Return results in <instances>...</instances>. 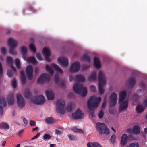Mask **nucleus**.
I'll list each match as a JSON object with an SVG mask.
<instances>
[{
    "label": "nucleus",
    "mask_w": 147,
    "mask_h": 147,
    "mask_svg": "<svg viewBox=\"0 0 147 147\" xmlns=\"http://www.w3.org/2000/svg\"><path fill=\"white\" fill-rule=\"evenodd\" d=\"M101 101L100 97L97 98L94 96L91 97L87 102V106L88 108L90 110L89 111V115L92 117L94 116V113L91 110H94L95 108L98 107V104Z\"/></svg>",
    "instance_id": "f257e3e1"
},
{
    "label": "nucleus",
    "mask_w": 147,
    "mask_h": 147,
    "mask_svg": "<svg viewBox=\"0 0 147 147\" xmlns=\"http://www.w3.org/2000/svg\"><path fill=\"white\" fill-rule=\"evenodd\" d=\"M73 89L76 93L80 94L82 97H85L87 94V89L86 87L84 88L82 84L76 83L73 86Z\"/></svg>",
    "instance_id": "f03ea898"
},
{
    "label": "nucleus",
    "mask_w": 147,
    "mask_h": 147,
    "mask_svg": "<svg viewBox=\"0 0 147 147\" xmlns=\"http://www.w3.org/2000/svg\"><path fill=\"white\" fill-rule=\"evenodd\" d=\"M105 78V76L103 74V72L100 71L98 73V79L99 81V91L101 94H102L104 93L103 86L106 83Z\"/></svg>",
    "instance_id": "7ed1b4c3"
},
{
    "label": "nucleus",
    "mask_w": 147,
    "mask_h": 147,
    "mask_svg": "<svg viewBox=\"0 0 147 147\" xmlns=\"http://www.w3.org/2000/svg\"><path fill=\"white\" fill-rule=\"evenodd\" d=\"M96 129L97 131L100 134L108 135L110 133L109 129L107 125L103 123H97L96 125Z\"/></svg>",
    "instance_id": "20e7f679"
},
{
    "label": "nucleus",
    "mask_w": 147,
    "mask_h": 147,
    "mask_svg": "<svg viewBox=\"0 0 147 147\" xmlns=\"http://www.w3.org/2000/svg\"><path fill=\"white\" fill-rule=\"evenodd\" d=\"M56 109L58 113L62 115L65 113L66 108L65 102L64 100L59 99L57 100L56 102Z\"/></svg>",
    "instance_id": "39448f33"
},
{
    "label": "nucleus",
    "mask_w": 147,
    "mask_h": 147,
    "mask_svg": "<svg viewBox=\"0 0 147 147\" xmlns=\"http://www.w3.org/2000/svg\"><path fill=\"white\" fill-rule=\"evenodd\" d=\"M8 45L9 47V53L13 55H17V52L14 49L17 47L18 44L17 40L9 38L8 40Z\"/></svg>",
    "instance_id": "423d86ee"
},
{
    "label": "nucleus",
    "mask_w": 147,
    "mask_h": 147,
    "mask_svg": "<svg viewBox=\"0 0 147 147\" xmlns=\"http://www.w3.org/2000/svg\"><path fill=\"white\" fill-rule=\"evenodd\" d=\"M53 68L55 71H57L61 74L63 73L62 70L57 65L54 64H52L49 65H46V69L48 73L51 75H52L54 73V70L52 68Z\"/></svg>",
    "instance_id": "0eeeda50"
},
{
    "label": "nucleus",
    "mask_w": 147,
    "mask_h": 147,
    "mask_svg": "<svg viewBox=\"0 0 147 147\" xmlns=\"http://www.w3.org/2000/svg\"><path fill=\"white\" fill-rule=\"evenodd\" d=\"M32 102L36 105H42L45 102V99L43 95L34 96L30 98Z\"/></svg>",
    "instance_id": "6e6552de"
},
{
    "label": "nucleus",
    "mask_w": 147,
    "mask_h": 147,
    "mask_svg": "<svg viewBox=\"0 0 147 147\" xmlns=\"http://www.w3.org/2000/svg\"><path fill=\"white\" fill-rule=\"evenodd\" d=\"M50 76L46 74H43L40 76L38 79V84H41L44 83H48L50 81Z\"/></svg>",
    "instance_id": "1a4fd4ad"
},
{
    "label": "nucleus",
    "mask_w": 147,
    "mask_h": 147,
    "mask_svg": "<svg viewBox=\"0 0 147 147\" xmlns=\"http://www.w3.org/2000/svg\"><path fill=\"white\" fill-rule=\"evenodd\" d=\"M137 72L134 71L132 72L133 75L134 76V77L130 78L128 79L127 81V84L128 86L131 88H133L136 83V77L137 76Z\"/></svg>",
    "instance_id": "9d476101"
},
{
    "label": "nucleus",
    "mask_w": 147,
    "mask_h": 147,
    "mask_svg": "<svg viewBox=\"0 0 147 147\" xmlns=\"http://www.w3.org/2000/svg\"><path fill=\"white\" fill-rule=\"evenodd\" d=\"M80 64L78 61H76L71 64L70 68V71L71 73L78 72L80 69Z\"/></svg>",
    "instance_id": "9b49d317"
},
{
    "label": "nucleus",
    "mask_w": 147,
    "mask_h": 147,
    "mask_svg": "<svg viewBox=\"0 0 147 147\" xmlns=\"http://www.w3.org/2000/svg\"><path fill=\"white\" fill-rule=\"evenodd\" d=\"M26 72L27 78L30 80H32L33 77L32 67L30 65L27 66L26 69Z\"/></svg>",
    "instance_id": "f8f14e48"
},
{
    "label": "nucleus",
    "mask_w": 147,
    "mask_h": 147,
    "mask_svg": "<svg viewBox=\"0 0 147 147\" xmlns=\"http://www.w3.org/2000/svg\"><path fill=\"white\" fill-rule=\"evenodd\" d=\"M17 103L18 106L21 108L24 107L25 105V102L21 95L17 94L16 96Z\"/></svg>",
    "instance_id": "ddd939ff"
},
{
    "label": "nucleus",
    "mask_w": 147,
    "mask_h": 147,
    "mask_svg": "<svg viewBox=\"0 0 147 147\" xmlns=\"http://www.w3.org/2000/svg\"><path fill=\"white\" fill-rule=\"evenodd\" d=\"M117 95L115 93H112L110 97V106L113 107L117 103Z\"/></svg>",
    "instance_id": "4468645a"
},
{
    "label": "nucleus",
    "mask_w": 147,
    "mask_h": 147,
    "mask_svg": "<svg viewBox=\"0 0 147 147\" xmlns=\"http://www.w3.org/2000/svg\"><path fill=\"white\" fill-rule=\"evenodd\" d=\"M119 102V110L120 112L125 110L127 108L128 105V102L127 100H123L121 101L120 100Z\"/></svg>",
    "instance_id": "2eb2a0df"
},
{
    "label": "nucleus",
    "mask_w": 147,
    "mask_h": 147,
    "mask_svg": "<svg viewBox=\"0 0 147 147\" xmlns=\"http://www.w3.org/2000/svg\"><path fill=\"white\" fill-rule=\"evenodd\" d=\"M83 116L82 111L79 109H77L75 113L72 114L73 118L75 119H82Z\"/></svg>",
    "instance_id": "dca6fc26"
},
{
    "label": "nucleus",
    "mask_w": 147,
    "mask_h": 147,
    "mask_svg": "<svg viewBox=\"0 0 147 147\" xmlns=\"http://www.w3.org/2000/svg\"><path fill=\"white\" fill-rule=\"evenodd\" d=\"M57 61L59 64L63 67H66L68 65V60L65 57H60L58 59Z\"/></svg>",
    "instance_id": "f3484780"
},
{
    "label": "nucleus",
    "mask_w": 147,
    "mask_h": 147,
    "mask_svg": "<svg viewBox=\"0 0 147 147\" xmlns=\"http://www.w3.org/2000/svg\"><path fill=\"white\" fill-rule=\"evenodd\" d=\"M42 52L47 61L48 62H50L51 60L49 57L51 55V53L49 48L47 47L43 48Z\"/></svg>",
    "instance_id": "a211bd4d"
},
{
    "label": "nucleus",
    "mask_w": 147,
    "mask_h": 147,
    "mask_svg": "<svg viewBox=\"0 0 147 147\" xmlns=\"http://www.w3.org/2000/svg\"><path fill=\"white\" fill-rule=\"evenodd\" d=\"M128 139V137L126 134H123L122 135L120 142L121 147L123 146L127 143Z\"/></svg>",
    "instance_id": "6ab92c4d"
},
{
    "label": "nucleus",
    "mask_w": 147,
    "mask_h": 147,
    "mask_svg": "<svg viewBox=\"0 0 147 147\" xmlns=\"http://www.w3.org/2000/svg\"><path fill=\"white\" fill-rule=\"evenodd\" d=\"M93 65L95 68L98 69H99L101 67V62L97 57H95L94 58Z\"/></svg>",
    "instance_id": "aec40b11"
},
{
    "label": "nucleus",
    "mask_w": 147,
    "mask_h": 147,
    "mask_svg": "<svg viewBox=\"0 0 147 147\" xmlns=\"http://www.w3.org/2000/svg\"><path fill=\"white\" fill-rule=\"evenodd\" d=\"M45 93L48 100H52L54 99V94L53 91L51 90L46 91Z\"/></svg>",
    "instance_id": "412c9836"
},
{
    "label": "nucleus",
    "mask_w": 147,
    "mask_h": 147,
    "mask_svg": "<svg viewBox=\"0 0 147 147\" xmlns=\"http://www.w3.org/2000/svg\"><path fill=\"white\" fill-rule=\"evenodd\" d=\"M14 97L13 94L11 93L9 94L7 99L8 104L9 105H13L14 102Z\"/></svg>",
    "instance_id": "4be33fe9"
},
{
    "label": "nucleus",
    "mask_w": 147,
    "mask_h": 147,
    "mask_svg": "<svg viewBox=\"0 0 147 147\" xmlns=\"http://www.w3.org/2000/svg\"><path fill=\"white\" fill-rule=\"evenodd\" d=\"M13 61L12 58L10 57H8L7 58V63L9 65L11 66V68L12 69L13 71H16V68L14 67L13 65Z\"/></svg>",
    "instance_id": "5701e85b"
},
{
    "label": "nucleus",
    "mask_w": 147,
    "mask_h": 147,
    "mask_svg": "<svg viewBox=\"0 0 147 147\" xmlns=\"http://www.w3.org/2000/svg\"><path fill=\"white\" fill-rule=\"evenodd\" d=\"M127 96V92L126 90H124L121 92L119 94V101H120L126 98Z\"/></svg>",
    "instance_id": "b1692460"
},
{
    "label": "nucleus",
    "mask_w": 147,
    "mask_h": 147,
    "mask_svg": "<svg viewBox=\"0 0 147 147\" xmlns=\"http://www.w3.org/2000/svg\"><path fill=\"white\" fill-rule=\"evenodd\" d=\"M87 147H102L99 143L96 142H89L87 143Z\"/></svg>",
    "instance_id": "393cba45"
},
{
    "label": "nucleus",
    "mask_w": 147,
    "mask_h": 147,
    "mask_svg": "<svg viewBox=\"0 0 147 147\" xmlns=\"http://www.w3.org/2000/svg\"><path fill=\"white\" fill-rule=\"evenodd\" d=\"M21 50L22 52V57L24 60H25L27 52L26 48L25 46H23L21 47Z\"/></svg>",
    "instance_id": "a878e982"
},
{
    "label": "nucleus",
    "mask_w": 147,
    "mask_h": 147,
    "mask_svg": "<svg viewBox=\"0 0 147 147\" xmlns=\"http://www.w3.org/2000/svg\"><path fill=\"white\" fill-rule=\"evenodd\" d=\"M75 81L76 82H85L84 78L80 74L76 76Z\"/></svg>",
    "instance_id": "bb28decb"
},
{
    "label": "nucleus",
    "mask_w": 147,
    "mask_h": 147,
    "mask_svg": "<svg viewBox=\"0 0 147 147\" xmlns=\"http://www.w3.org/2000/svg\"><path fill=\"white\" fill-rule=\"evenodd\" d=\"M145 109L144 107L141 105L138 104L136 111L138 113H140L142 112Z\"/></svg>",
    "instance_id": "cd10ccee"
},
{
    "label": "nucleus",
    "mask_w": 147,
    "mask_h": 147,
    "mask_svg": "<svg viewBox=\"0 0 147 147\" xmlns=\"http://www.w3.org/2000/svg\"><path fill=\"white\" fill-rule=\"evenodd\" d=\"M88 80L89 81H95L96 80V74L95 72H93L88 77Z\"/></svg>",
    "instance_id": "c85d7f7f"
},
{
    "label": "nucleus",
    "mask_w": 147,
    "mask_h": 147,
    "mask_svg": "<svg viewBox=\"0 0 147 147\" xmlns=\"http://www.w3.org/2000/svg\"><path fill=\"white\" fill-rule=\"evenodd\" d=\"M81 60L90 62V58L89 56L88 55L86 54H84L82 56Z\"/></svg>",
    "instance_id": "c756f323"
},
{
    "label": "nucleus",
    "mask_w": 147,
    "mask_h": 147,
    "mask_svg": "<svg viewBox=\"0 0 147 147\" xmlns=\"http://www.w3.org/2000/svg\"><path fill=\"white\" fill-rule=\"evenodd\" d=\"M0 128L3 129L5 130H8L9 128V126L6 123H3L0 124Z\"/></svg>",
    "instance_id": "7c9ffc66"
},
{
    "label": "nucleus",
    "mask_w": 147,
    "mask_h": 147,
    "mask_svg": "<svg viewBox=\"0 0 147 147\" xmlns=\"http://www.w3.org/2000/svg\"><path fill=\"white\" fill-rule=\"evenodd\" d=\"M0 104L2 105L4 107L7 105V103L5 100V97L4 96H0Z\"/></svg>",
    "instance_id": "2f4dec72"
},
{
    "label": "nucleus",
    "mask_w": 147,
    "mask_h": 147,
    "mask_svg": "<svg viewBox=\"0 0 147 147\" xmlns=\"http://www.w3.org/2000/svg\"><path fill=\"white\" fill-rule=\"evenodd\" d=\"M45 121V123L48 124H51L54 122V120L51 117H48L46 119Z\"/></svg>",
    "instance_id": "473e14b6"
},
{
    "label": "nucleus",
    "mask_w": 147,
    "mask_h": 147,
    "mask_svg": "<svg viewBox=\"0 0 147 147\" xmlns=\"http://www.w3.org/2000/svg\"><path fill=\"white\" fill-rule=\"evenodd\" d=\"M133 133L135 134H137L140 132V129L138 126H135L133 127Z\"/></svg>",
    "instance_id": "72a5a7b5"
},
{
    "label": "nucleus",
    "mask_w": 147,
    "mask_h": 147,
    "mask_svg": "<svg viewBox=\"0 0 147 147\" xmlns=\"http://www.w3.org/2000/svg\"><path fill=\"white\" fill-rule=\"evenodd\" d=\"M71 131L74 132L79 133H83V131L81 129H77L75 127H73L71 129Z\"/></svg>",
    "instance_id": "f704fd0d"
},
{
    "label": "nucleus",
    "mask_w": 147,
    "mask_h": 147,
    "mask_svg": "<svg viewBox=\"0 0 147 147\" xmlns=\"http://www.w3.org/2000/svg\"><path fill=\"white\" fill-rule=\"evenodd\" d=\"M24 60L28 62H31L33 63L36 62L35 59L34 57H30L27 59H26H26Z\"/></svg>",
    "instance_id": "c9c22d12"
},
{
    "label": "nucleus",
    "mask_w": 147,
    "mask_h": 147,
    "mask_svg": "<svg viewBox=\"0 0 147 147\" xmlns=\"http://www.w3.org/2000/svg\"><path fill=\"white\" fill-rule=\"evenodd\" d=\"M15 65L18 69H19L20 67V64L19 59L16 58L15 61Z\"/></svg>",
    "instance_id": "e433bc0d"
},
{
    "label": "nucleus",
    "mask_w": 147,
    "mask_h": 147,
    "mask_svg": "<svg viewBox=\"0 0 147 147\" xmlns=\"http://www.w3.org/2000/svg\"><path fill=\"white\" fill-rule=\"evenodd\" d=\"M31 96V94L29 90H27L25 93V97L27 98H29Z\"/></svg>",
    "instance_id": "4c0bfd02"
},
{
    "label": "nucleus",
    "mask_w": 147,
    "mask_h": 147,
    "mask_svg": "<svg viewBox=\"0 0 147 147\" xmlns=\"http://www.w3.org/2000/svg\"><path fill=\"white\" fill-rule=\"evenodd\" d=\"M116 136L115 134H113L111 136L110 138V140L111 143L113 144H114L116 141Z\"/></svg>",
    "instance_id": "58836bf2"
},
{
    "label": "nucleus",
    "mask_w": 147,
    "mask_h": 147,
    "mask_svg": "<svg viewBox=\"0 0 147 147\" xmlns=\"http://www.w3.org/2000/svg\"><path fill=\"white\" fill-rule=\"evenodd\" d=\"M29 47L31 51L33 52H35L36 50V48L33 44L30 43L29 45Z\"/></svg>",
    "instance_id": "ea45409f"
},
{
    "label": "nucleus",
    "mask_w": 147,
    "mask_h": 147,
    "mask_svg": "<svg viewBox=\"0 0 147 147\" xmlns=\"http://www.w3.org/2000/svg\"><path fill=\"white\" fill-rule=\"evenodd\" d=\"M51 136L47 134H45L43 137V139L47 141L51 139Z\"/></svg>",
    "instance_id": "a19ab883"
},
{
    "label": "nucleus",
    "mask_w": 147,
    "mask_h": 147,
    "mask_svg": "<svg viewBox=\"0 0 147 147\" xmlns=\"http://www.w3.org/2000/svg\"><path fill=\"white\" fill-rule=\"evenodd\" d=\"M72 109V104L71 103H70L67 106L66 110L68 112H70Z\"/></svg>",
    "instance_id": "79ce46f5"
},
{
    "label": "nucleus",
    "mask_w": 147,
    "mask_h": 147,
    "mask_svg": "<svg viewBox=\"0 0 147 147\" xmlns=\"http://www.w3.org/2000/svg\"><path fill=\"white\" fill-rule=\"evenodd\" d=\"M8 76L9 77H12L14 75V73L10 70H8L7 72Z\"/></svg>",
    "instance_id": "37998d69"
},
{
    "label": "nucleus",
    "mask_w": 147,
    "mask_h": 147,
    "mask_svg": "<svg viewBox=\"0 0 147 147\" xmlns=\"http://www.w3.org/2000/svg\"><path fill=\"white\" fill-rule=\"evenodd\" d=\"M59 80V76L58 75H56L54 77V81L55 83L57 84H58Z\"/></svg>",
    "instance_id": "c03bdc74"
},
{
    "label": "nucleus",
    "mask_w": 147,
    "mask_h": 147,
    "mask_svg": "<svg viewBox=\"0 0 147 147\" xmlns=\"http://www.w3.org/2000/svg\"><path fill=\"white\" fill-rule=\"evenodd\" d=\"M67 136L69 138V140L71 141L74 140L75 139V136L73 135L68 134L67 135Z\"/></svg>",
    "instance_id": "a18cd8bd"
},
{
    "label": "nucleus",
    "mask_w": 147,
    "mask_h": 147,
    "mask_svg": "<svg viewBox=\"0 0 147 147\" xmlns=\"http://www.w3.org/2000/svg\"><path fill=\"white\" fill-rule=\"evenodd\" d=\"M139 145L138 143H133L130 144L129 146L126 147H139Z\"/></svg>",
    "instance_id": "49530a36"
},
{
    "label": "nucleus",
    "mask_w": 147,
    "mask_h": 147,
    "mask_svg": "<svg viewBox=\"0 0 147 147\" xmlns=\"http://www.w3.org/2000/svg\"><path fill=\"white\" fill-rule=\"evenodd\" d=\"M140 88L143 89H145L146 86V84L143 82L140 83Z\"/></svg>",
    "instance_id": "de8ad7c7"
},
{
    "label": "nucleus",
    "mask_w": 147,
    "mask_h": 147,
    "mask_svg": "<svg viewBox=\"0 0 147 147\" xmlns=\"http://www.w3.org/2000/svg\"><path fill=\"white\" fill-rule=\"evenodd\" d=\"M36 58L39 61H42V58L41 55L40 53H37L36 55Z\"/></svg>",
    "instance_id": "09e8293b"
},
{
    "label": "nucleus",
    "mask_w": 147,
    "mask_h": 147,
    "mask_svg": "<svg viewBox=\"0 0 147 147\" xmlns=\"http://www.w3.org/2000/svg\"><path fill=\"white\" fill-rule=\"evenodd\" d=\"M12 84L13 88H15L17 86V83L16 81L15 80H13L12 82Z\"/></svg>",
    "instance_id": "8fccbe9b"
},
{
    "label": "nucleus",
    "mask_w": 147,
    "mask_h": 147,
    "mask_svg": "<svg viewBox=\"0 0 147 147\" xmlns=\"http://www.w3.org/2000/svg\"><path fill=\"white\" fill-rule=\"evenodd\" d=\"M89 66L86 65H83L82 66V69L83 70L87 69L89 68Z\"/></svg>",
    "instance_id": "3c124183"
},
{
    "label": "nucleus",
    "mask_w": 147,
    "mask_h": 147,
    "mask_svg": "<svg viewBox=\"0 0 147 147\" xmlns=\"http://www.w3.org/2000/svg\"><path fill=\"white\" fill-rule=\"evenodd\" d=\"M104 113L102 111H100L98 113V117L100 119H102L103 117Z\"/></svg>",
    "instance_id": "603ef678"
},
{
    "label": "nucleus",
    "mask_w": 147,
    "mask_h": 147,
    "mask_svg": "<svg viewBox=\"0 0 147 147\" xmlns=\"http://www.w3.org/2000/svg\"><path fill=\"white\" fill-rule=\"evenodd\" d=\"M20 78L22 83L23 84H25L26 82V79L25 77H21Z\"/></svg>",
    "instance_id": "864d4df0"
},
{
    "label": "nucleus",
    "mask_w": 147,
    "mask_h": 147,
    "mask_svg": "<svg viewBox=\"0 0 147 147\" xmlns=\"http://www.w3.org/2000/svg\"><path fill=\"white\" fill-rule=\"evenodd\" d=\"M3 73V69H2V67L1 64L0 63V78H1L2 76Z\"/></svg>",
    "instance_id": "5fc2aeb1"
},
{
    "label": "nucleus",
    "mask_w": 147,
    "mask_h": 147,
    "mask_svg": "<svg viewBox=\"0 0 147 147\" xmlns=\"http://www.w3.org/2000/svg\"><path fill=\"white\" fill-rule=\"evenodd\" d=\"M30 125L31 126H35L36 125V122L34 121L30 120Z\"/></svg>",
    "instance_id": "6e6d98bb"
},
{
    "label": "nucleus",
    "mask_w": 147,
    "mask_h": 147,
    "mask_svg": "<svg viewBox=\"0 0 147 147\" xmlns=\"http://www.w3.org/2000/svg\"><path fill=\"white\" fill-rule=\"evenodd\" d=\"M90 88L92 91L93 92H95L96 91V88L94 85H91L90 86Z\"/></svg>",
    "instance_id": "4d7b16f0"
},
{
    "label": "nucleus",
    "mask_w": 147,
    "mask_h": 147,
    "mask_svg": "<svg viewBox=\"0 0 147 147\" xmlns=\"http://www.w3.org/2000/svg\"><path fill=\"white\" fill-rule=\"evenodd\" d=\"M1 53L3 54H5L6 52V50L5 47H1Z\"/></svg>",
    "instance_id": "13d9d810"
},
{
    "label": "nucleus",
    "mask_w": 147,
    "mask_h": 147,
    "mask_svg": "<svg viewBox=\"0 0 147 147\" xmlns=\"http://www.w3.org/2000/svg\"><path fill=\"white\" fill-rule=\"evenodd\" d=\"M4 112L3 107L0 105V115L1 116L3 114Z\"/></svg>",
    "instance_id": "bf43d9fd"
},
{
    "label": "nucleus",
    "mask_w": 147,
    "mask_h": 147,
    "mask_svg": "<svg viewBox=\"0 0 147 147\" xmlns=\"http://www.w3.org/2000/svg\"><path fill=\"white\" fill-rule=\"evenodd\" d=\"M40 135V133L39 132H38L36 135H35L34 137H33L32 139V140H33L34 139H36L38 138Z\"/></svg>",
    "instance_id": "052dcab7"
},
{
    "label": "nucleus",
    "mask_w": 147,
    "mask_h": 147,
    "mask_svg": "<svg viewBox=\"0 0 147 147\" xmlns=\"http://www.w3.org/2000/svg\"><path fill=\"white\" fill-rule=\"evenodd\" d=\"M74 96V94L72 92L69 93L68 94V98H72Z\"/></svg>",
    "instance_id": "680f3d73"
},
{
    "label": "nucleus",
    "mask_w": 147,
    "mask_h": 147,
    "mask_svg": "<svg viewBox=\"0 0 147 147\" xmlns=\"http://www.w3.org/2000/svg\"><path fill=\"white\" fill-rule=\"evenodd\" d=\"M127 131L129 133L133 134V129L131 128H129L127 129Z\"/></svg>",
    "instance_id": "e2e57ef3"
},
{
    "label": "nucleus",
    "mask_w": 147,
    "mask_h": 147,
    "mask_svg": "<svg viewBox=\"0 0 147 147\" xmlns=\"http://www.w3.org/2000/svg\"><path fill=\"white\" fill-rule=\"evenodd\" d=\"M143 104L144 106H145L146 107H147V97L144 100L143 102Z\"/></svg>",
    "instance_id": "0e129e2a"
},
{
    "label": "nucleus",
    "mask_w": 147,
    "mask_h": 147,
    "mask_svg": "<svg viewBox=\"0 0 147 147\" xmlns=\"http://www.w3.org/2000/svg\"><path fill=\"white\" fill-rule=\"evenodd\" d=\"M23 122L24 124L26 125H28V121L26 120V119L25 118H24L23 119Z\"/></svg>",
    "instance_id": "69168bd1"
},
{
    "label": "nucleus",
    "mask_w": 147,
    "mask_h": 147,
    "mask_svg": "<svg viewBox=\"0 0 147 147\" xmlns=\"http://www.w3.org/2000/svg\"><path fill=\"white\" fill-rule=\"evenodd\" d=\"M20 78L22 77H25L24 73L23 71H21L20 73Z\"/></svg>",
    "instance_id": "338daca9"
},
{
    "label": "nucleus",
    "mask_w": 147,
    "mask_h": 147,
    "mask_svg": "<svg viewBox=\"0 0 147 147\" xmlns=\"http://www.w3.org/2000/svg\"><path fill=\"white\" fill-rule=\"evenodd\" d=\"M55 133L57 135H60L61 134V131L59 130H55Z\"/></svg>",
    "instance_id": "774afa93"
}]
</instances>
